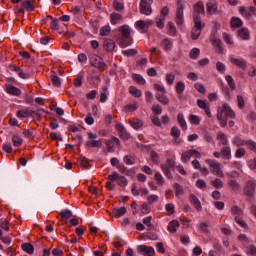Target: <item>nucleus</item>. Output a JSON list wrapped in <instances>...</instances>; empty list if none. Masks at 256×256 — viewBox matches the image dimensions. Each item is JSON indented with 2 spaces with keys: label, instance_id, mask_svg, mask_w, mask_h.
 Instances as JSON below:
<instances>
[{
  "label": "nucleus",
  "instance_id": "1",
  "mask_svg": "<svg viewBox=\"0 0 256 256\" xmlns=\"http://www.w3.org/2000/svg\"><path fill=\"white\" fill-rule=\"evenodd\" d=\"M235 119V112L229 104L224 103L222 107H219L217 110V119L220 121L221 127H227L228 119Z\"/></svg>",
  "mask_w": 256,
  "mask_h": 256
},
{
  "label": "nucleus",
  "instance_id": "2",
  "mask_svg": "<svg viewBox=\"0 0 256 256\" xmlns=\"http://www.w3.org/2000/svg\"><path fill=\"white\" fill-rule=\"evenodd\" d=\"M119 32L122 37V42L120 43V47L125 48L131 45V27L129 25H122L119 27Z\"/></svg>",
  "mask_w": 256,
  "mask_h": 256
},
{
  "label": "nucleus",
  "instance_id": "3",
  "mask_svg": "<svg viewBox=\"0 0 256 256\" xmlns=\"http://www.w3.org/2000/svg\"><path fill=\"white\" fill-rule=\"evenodd\" d=\"M207 165L210 167V171L217 177H225V173L221 169V163L216 162L213 159L206 160Z\"/></svg>",
  "mask_w": 256,
  "mask_h": 256
},
{
  "label": "nucleus",
  "instance_id": "4",
  "mask_svg": "<svg viewBox=\"0 0 256 256\" xmlns=\"http://www.w3.org/2000/svg\"><path fill=\"white\" fill-rule=\"evenodd\" d=\"M183 9H185V0H177L175 23L178 26H181L183 23H185V19L183 18Z\"/></svg>",
  "mask_w": 256,
  "mask_h": 256
},
{
  "label": "nucleus",
  "instance_id": "5",
  "mask_svg": "<svg viewBox=\"0 0 256 256\" xmlns=\"http://www.w3.org/2000/svg\"><path fill=\"white\" fill-rule=\"evenodd\" d=\"M191 157H195L196 159H201V152L195 149L184 151L181 154L182 163H189V159H191Z\"/></svg>",
  "mask_w": 256,
  "mask_h": 256
},
{
  "label": "nucleus",
  "instance_id": "6",
  "mask_svg": "<svg viewBox=\"0 0 256 256\" xmlns=\"http://www.w3.org/2000/svg\"><path fill=\"white\" fill-rule=\"evenodd\" d=\"M90 65L92 67H95L96 69H99L100 71H103L105 69V62H103V58L97 56L96 54H91L89 56Z\"/></svg>",
  "mask_w": 256,
  "mask_h": 256
},
{
  "label": "nucleus",
  "instance_id": "7",
  "mask_svg": "<svg viewBox=\"0 0 256 256\" xmlns=\"http://www.w3.org/2000/svg\"><path fill=\"white\" fill-rule=\"evenodd\" d=\"M151 5H153V0H141L140 13L142 15H151V13H153V9L151 8Z\"/></svg>",
  "mask_w": 256,
  "mask_h": 256
},
{
  "label": "nucleus",
  "instance_id": "8",
  "mask_svg": "<svg viewBox=\"0 0 256 256\" xmlns=\"http://www.w3.org/2000/svg\"><path fill=\"white\" fill-rule=\"evenodd\" d=\"M255 187H256L255 181L248 180L246 182V185L244 186V195H246V197L253 198L255 195Z\"/></svg>",
  "mask_w": 256,
  "mask_h": 256
},
{
  "label": "nucleus",
  "instance_id": "9",
  "mask_svg": "<svg viewBox=\"0 0 256 256\" xmlns=\"http://www.w3.org/2000/svg\"><path fill=\"white\" fill-rule=\"evenodd\" d=\"M171 137H173V145H181V130L177 126H173L170 131Z\"/></svg>",
  "mask_w": 256,
  "mask_h": 256
},
{
  "label": "nucleus",
  "instance_id": "10",
  "mask_svg": "<svg viewBox=\"0 0 256 256\" xmlns=\"http://www.w3.org/2000/svg\"><path fill=\"white\" fill-rule=\"evenodd\" d=\"M137 249L138 253L143 256H155V249L152 246L139 245Z\"/></svg>",
  "mask_w": 256,
  "mask_h": 256
},
{
  "label": "nucleus",
  "instance_id": "11",
  "mask_svg": "<svg viewBox=\"0 0 256 256\" xmlns=\"http://www.w3.org/2000/svg\"><path fill=\"white\" fill-rule=\"evenodd\" d=\"M205 29V24H194L192 31H191V38L193 41H197L199 37H201V31Z\"/></svg>",
  "mask_w": 256,
  "mask_h": 256
},
{
  "label": "nucleus",
  "instance_id": "12",
  "mask_svg": "<svg viewBox=\"0 0 256 256\" xmlns=\"http://www.w3.org/2000/svg\"><path fill=\"white\" fill-rule=\"evenodd\" d=\"M230 63L232 65H235V67H238L242 71H245V69H247V62L243 58L230 57Z\"/></svg>",
  "mask_w": 256,
  "mask_h": 256
},
{
  "label": "nucleus",
  "instance_id": "13",
  "mask_svg": "<svg viewBox=\"0 0 256 256\" xmlns=\"http://www.w3.org/2000/svg\"><path fill=\"white\" fill-rule=\"evenodd\" d=\"M116 129L121 139H123L124 141H129V139H131V134L127 132V129H125V126H123V124H117Z\"/></svg>",
  "mask_w": 256,
  "mask_h": 256
},
{
  "label": "nucleus",
  "instance_id": "14",
  "mask_svg": "<svg viewBox=\"0 0 256 256\" xmlns=\"http://www.w3.org/2000/svg\"><path fill=\"white\" fill-rule=\"evenodd\" d=\"M104 49L105 51H107L108 53H113V51H115V41L113 39H105L104 43H103Z\"/></svg>",
  "mask_w": 256,
  "mask_h": 256
},
{
  "label": "nucleus",
  "instance_id": "15",
  "mask_svg": "<svg viewBox=\"0 0 256 256\" xmlns=\"http://www.w3.org/2000/svg\"><path fill=\"white\" fill-rule=\"evenodd\" d=\"M189 201L197 211H201L203 209V207L201 206V201L199 200V198H197V196H195V194L189 195Z\"/></svg>",
  "mask_w": 256,
  "mask_h": 256
},
{
  "label": "nucleus",
  "instance_id": "16",
  "mask_svg": "<svg viewBox=\"0 0 256 256\" xmlns=\"http://www.w3.org/2000/svg\"><path fill=\"white\" fill-rule=\"evenodd\" d=\"M121 21H123V15L116 13V12H112L110 14L111 25H119V23H121Z\"/></svg>",
  "mask_w": 256,
  "mask_h": 256
},
{
  "label": "nucleus",
  "instance_id": "17",
  "mask_svg": "<svg viewBox=\"0 0 256 256\" xmlns=\"http://www.w3.org/2000/svg\"><path fill=\"white\" fill-rule=\"evenodd\" d=\"M238 37H240L242 41H249V39H251V32L247 28H241L238 30Z\"/></svg>",
  "mask_w": 256,
  "mask_h": 256
},
{
  "label": "nucleus",
  "instance_id": "18",
  "mask_svg": "<svg viewBox=\"0 0 256 256\" xmlns=\"http://www.w3.org/2000/svg\"><path fill=\"white\" fill-rule=\"evenodd\" d=\"M201 14L205 15V5L203 1H199L198 3L194 4L193 6V14Z\"/></svg>",
  "mask_w": 256,
  "mask_h": 256
},
{
  "label": "nucleus",
  "instance_id": "19",
  "mask_svg": "<svg viewBox=\"0 0 256 256\" xmlns=\"http://www.w3.org/2000/svg\"><path fill=\"white\" fill-rule=\"evenodd\" d=\"M129 125L131 126L132 129H141V127H143L144 123L143 120L139 119V118H133L131 120H129Z\"/></svg>",
  "mask_w": 256,
  "mask_h": 256
},
{
  "label": "nucleus",
  "instance_id": "20",
  "mask_svg": "<svg viewBox=\"0 0 256 256\" xmlns=\"http://www.w3.org/2000/svg\"><path fill=\"white\" fill-rule=\"evenodd\" d=\"M127 213V208L125 206H122L120 208H114L112 210L113 217H116V219H119V217H123Z\"/></svg>",
  "mask_w": 256,
  "mask_h": 256
},
{
  "label": "nucleus",
  "instance_id": "21",
  "mask_svg": "<svg viewBox=\"0 0 256 256\" xmlns=\"http://www.w3.org/2000/svg\"><path fill=\"white\" fill-rule=\"evenodd\" d=\"M206 7H207V13H209V15H215V13H217V9H218L217 2L215 1L207 2Z\"/></svg>",
  "mask_w": 256,
  "mask_h": 256
},
{
  "label": "nucleus",
  "instance_id": "22",
  "mask_svg": "<svg viewBox=\"0 0 256 256\" xmlns=\"http://www.w3.org/2000/svg\"><path fill=\"white\" fill-rule=\"evenodd\" d=\"M21 5L26 11H35V5L33 4V0H24L21 2Z\"/></svg>",
  "mask_w": 256,
  "mask_h": 256
},
{
  "label": "nucleus",
  "instance_id": "23",
  "mask_svg": "<svg viewBox=\"0 0 256 256\" xmlns=\"http://www.w3.org/2000/svg\"><path fill=\"white\" fill-rule=\"evenodd\" d=\"M177 121L182 129V131H187V121L185 120V116L183 113H178Z\"/></svg>",
  "mask_w": 256,
  "mask_h": 256
},
{
  "label": "nucleus",
  "instance_id": "24",
  "mask_svg": "<svg viewBox=\"0 0 256 256\" xmlns=\"http://www.w3.org/2000/svg\"><path fill=\"white\" fill-rule=\"evenodd\" d=\"M161 46L163 47L164 51L169 52L173 49V42L169 38H164L161 42Z\"/></svg>",
  "mask_w": 256,
  "mask_h": 256
},
{
  "label": "nucleus",
  "instance_id": "25",
  "mask_svg": "<svg viewBox=\"0 0 256 256\" xmlns=\"http://www.w3.org/2000/svg\"><path fill=\"white\" fill-rule=\"evenodd\" d=\"M34 113L35 111L33 110H19L17 112V117L25 119L27 117H33Z\"/></svg>",
  "mask_w": 256,
  "mask_h": 256
},
{
  "label": "nucleus",
  "instance_id": "26",
  "mask_svg": "<svg viewBox=\"0 0 256 256\" xmlns=\"http://www.w3.org/2000/svg\"><path fill=\"white\" fill-rule=\"evenodd\" d=\"M232 144L235 145V147H245V145H247V140H243L241 137L235 136L232 139Z\"/></svg>",
  "mask_w": 256,
  "mask_h": 256
},
{
  "label": "nucleus",
  "instance_id": "27",
  "mask_svg": "<svg viewBox=\"0 0 256 256\" xmlns=\"http://www.w3.org/2000/svg\"><path fill=\"white\" fill-rule=\"evenodd\" d=\"M239 13L241 14L242 17L248 20H250L251 17H253V14H251V11L247 10L245 6L239 7Z\"/></svg>",
  "mask_w": 256,
  "mask_h": 256
},
{
  "label": "nucleus",
  "instance_id": "28",
  "mask_svg": "<svg viewBox=\"0 0 256 256\" xmlns=\"http://www.w3.org/2000/svg\"><path fill=\"white\" fill-rule=\"evenodd\" d=\"M221 155L224 159L229 161L231 159V147L229 146H224L221 148Z\"/></svg>",
  "mask_w": 256,
  "mask_h": 256
},
{
  "label": "nucleus",
  "instance_id": "29",
  "mask_svg": "<svg viewBox=\"0 0 256 256\" xmlns=\"http://www.w3.org/2000/svg\"><path fill=\"white\" fill-rule=\"evenodd\" d=\"M6 91L9 95H15L16 97H19V95H21V89L13 85L8 86Z\"/></svg>",
  "mask_w": 256,
  "mask_h": 256
},
{
  "label": "nucleus",
  "instance_id": "30",
  "mask_svg": "<svg viewBox=\"0 0 256 256\" xmlns=\"http://www.w3.org/2000/svg\"><path fill=\"white\" fill-rule=\"evenodd\" d=\"M230 25L232 28L243 27V21L239 17H232L230 21Z\"/></svg>",
  "mask_w": 256,
  "mask_h": 256
},
{
  "label": "nucleus",
  "instance_id": "31",
  "mask_svg": "<svg viewBox=\"0 0 256 256\" xmlns=\"http://www.w3.org/2000/svg\"><path fill=\"white\" fill-rule=\"evenodd\" d=\"M156 99L161 103V105H169V98L165 94L157 93Z\"/></svg>",
  "mask_w": 256,
  "mask_h": 256
},
{
  "label": "nucleus",
  "instance_id": "32",
  "mask_svg": "<svg viewBox=\"0 0 256 256\" xmlns=\"http://www.w3.org/2000/svg\"><path fill=\"white\" fill-rule=\"evenodd\" d=\"M227 185L230 187V189H232V191H239L241 189V185L239 182H237V180H229Z\"/></svg>",
  "mask_w": 256,
  "mask_h": 256
},
{
  "label": "nucleus",
  "instance_id": "33",
  "mask_svg": "<svg viewBox=\"0 0 256 256\" xmlns=\"http://www.w3.org/2000/svg\"><path fill=\"white\" fill-rule=\"evenodd\" d=\"M188 119L191 125H201V117L195 114H190Z\"/></svg>",
  "mask_w": 256,
  "mask_h": 256
},
{
  "label": "nucleus",
  "instance_id": "34",
  "mask_svg": "<svg viewBox=\"0 0 256 256\" xmlns=\"http://www.w3.org/2000/svg\"><path fill=\"white\" fill-rule=\"evenodd\" d=\"M234 221H236L237 225L242 227V229H249V225H247V222H245L241 216H235Z\"/></svg>",
  "mask_w": 256,
  "mask_h": 256
},
{
  "label": "nucleus",
  "instance_id": "35",
  "mask_svg": "<svg viewBox=\"0 0 256 256\" xmlns=\"http://www.w3.org/2000/svg\"><path fill=\"white\" fill-rule=\"evenodd\" d=\"M230 89L232 91H235L237 89V85L235 84V80L233 79V76L232 75H226L225 77Z\"/></svg>",
  "mask_w": 256,
  "mask_h": 256
},
{
  "label": "nucleus",
  "instance_id": "36",
  "mask_svg": "<svg viewBox=\"0 0 256 256\" xmlns=\"http://www.w3.org/2000/svg\"><path fill=\"white\" fill-rule=\"evenodd\" d=\"M129 93H130V95H133L134 97H141V95H143V92L135 86L129 87Z\"/></svg>",
  "mask_w": 256,
  "mask_h": 256
},
{
  "label": "nucleus",
  "instance_id": "37",
  "mask_svg": "<svg viewBox=\"0 0 256 256\" xmlns=\"http://www.w3.org/2000/svg\"><path fill=\"white\" fill-rule=\"evenodd\" d=\"M164 175H166V177L168 179H173V174L171 173V170L169 169V167L167 166V164H161L160 165Z\"/></svg>",
  "mask_w": 256,
  "mask_h": 256
},
{
  "label": "nucleus",
  "instance_id": "38",
  "mask_svg": "<svg viewBox=\"0 0 256 256\" xmlns=\"http://www.w3.org/2000/svg\"><path fill=\"white\" fill-rule=\"evenodd\" d=\"M154 179L157 181V185H165V178H163V175H161V172H156L154 174Z\"/></svg>",
  "mask_w": 256,
  "mask_h": 256
},
{
  "label": "nucleus",
  "instance_id": "39",
  "mask_svg": "<svg viewBox=\"0 0 256 256\" xmlns=\"http://www.w3.org/2000/svg\"><path fill=\"white\" fill-rule=\"evenodd\" d=\"M231 214L235 215V217H243V210L238 206H232Z\"/></svg>",
  "mask_w": 256,
  "mask_h": 256
},
{
  "label": "nucleus",
  "instance_id": "40",
  "mask_svg": "<svg viewBox=\"0 0 256 256\" xmlns=\"http://www.w3.org/2000/svg\"><path fill=\"white\" fill-rule=\"evenodd\" d=\"M139 106L137 105V102L133 103V104H128L124 107V111H126V113H134V111L136 109H138Z\"/></svg>",
  "mask_w": 256,
  "mask_h": 256
},
{
  "label": "nucleus",
  "instance_id": "41",
  "mask_svg": "<svg viewBox=\"0 0 256 256\" xmlns=\"http://www.w3.org/2000/svg\"><path fill=\"white\" fill-rule=\"evenodd\" d=\"M199 55H201V50L199 48H193L190 51L189 57L190 59H199Z\"/></svg>",
  "mask_w": 256,
  "mask_h": 256
},
{
  "label": "nucleus",
  "instance_id": "42",
  "mask_svg": "<svg viewBox=\"0 0 256 256\" xmlns=\"http://www.w3.org/2000/svg\"><path fill=\"white\" fill-rule=\"evenodd\" d=\"M128 184L129 181L125 176H118L117 185H119V187H127Z\"/></svg>",
  "mask_w": 256,
  "mask_h": 256
},
{
  "label": "nucleus",
  "instance_id": "43",
  "mask_svg": "<svg viewBox=\"0 0 256 256\" xmlns=\"http://www.w3.org/2000/svg\"><path fill=\"white\" fill-rule=\"evenodd\" d=\"M12 143L14 147H21V145H23V139L18 135H14L12 136Z\"/></svg>",
  "mask_w": 256,
  "mask_h": 256
},
{
  "label": "nucleus",
  "instance_id": "44",
  "mask_svg": "<svg viewBox=\"0 0 256 256\" xmlns=\"http://www.w3.org/2000/svg\"><path fill=\"white\" fill-rule=\"evenodd\" d=\"M217 139H219V141L222 145H228L229 144V139H227V135H225V133H223V132H220L217 135Z\"/></svg>",
  "mask_w": 256,
  "mask_h": 256
},
{
  "label": "nucleus",
  "instance_id": "45",
  "mask_svg": "<svg viewBox=\"0 0 256 256\" xmlns=\"http://www.w3.org/2000/svg\"><path fill=\"white\" fill-rule=\"evenodd\" d=\"M107 91H109V88L107 86H104L102 88V92L100 94V103H105V101H107L108 97H107Z\"/></svg>",
  "mask_w": 256,
  "mask_h": 256
},
{
  "label": "nucleus",
  "instance_id": "46",
  "mask_svg": "<svg viewBox=\"0 0 256 256\" xmlns=\"http://www.w3.org/2000/svg\"><path fill=\"white\" fill-rule=\"evenodd\" d=\"M22 249L25 251V253H28V255H33L34 248L32 244L24 243L22 244Z\"/></svg>",
  "mask_w": 256,
  "mask_h": 256
},
{
  "label": "nucleus",
  "instance_id": "47",
  "mask_svg": "<svg viewBox=\"0 0 256 256\" xmlns=\"http://www.w3.org/2000/svg\"><path fill=\"white\" fill-rule=\"evenodd\" d=\"M174 189H175V196L178 198H180L181 195H183V193H185L183 191V187H181V184H179V183L174 184Z\"/></svg>",
  "mask_w": 256,
  "mask_h": 256
},
{
  "label": "nucleus",
  "instance_id": "48",
  "mask_svg": "<svg viewBox=\"0 0 256 256\" xmlns=\"http://www.w3.org/2000/svg\"><path fill=\"white\" fill-rule=\"evenodd\" d=\"M132 79L138 83V85H145L146 81L141 74H133Z\"/></svg>",
  "mask_w": 256,
  "mask_h": 256
},
{
  "label": "nucleus",
  "instance_id": "49",
  "mask_svg": "<svg viewBox=\"0 0 256 256\" xmlns=\"http://www.w3.org/2000/svg\"><path fill=\"white\" fill-rule=\"evenodd\" d=\"M211 185H213L215 189H223V180L216 178L211 181Z\"/></svg>",
  "mask_w": 256,
  "mask_h": 256
},
{
  "label": "nucleus",
  "instance_id": "50",
  "mask_svg": "<svg viewBox=\"0 0 256 256\" xmlns=\"http://www.w3.org/2000/svg\"><path fill=\"white\" fill-rule=\"evenodd\" d=\"M50 79L55 87H61V78L59 76L52 74L50 75Z\"/></svg>",
  "mask_w": 256,
  "mask_h": 256
},
{
  "label": "nucleus",
  "instance_id": "51",
  "mask_svg": "<svg viewBox=\"0 0 256 256\" xmlns=\"http://www.w3.org/2000/svg\"><path fill=\"white\" fill-rule=\"evenodd\" d=\"M195 89L198 91V93H202V95H205L207 93V89L205 86L199 82L194 84Z\"/></svg>",
  "mask_w": 256,
  "mask_h": 256
},
{
  "label": "nucleus",
  "instance_id": "52",
  "mask_svg": "<svg viewBox=\"0 0 256 256\" xmlns=\"http://www.w3.org/2000/svg\"><path fill=\"white\" fill-rule=\"evenodd\" d=\"M86 147H101L100 140H88L85 143Z\"/></svg>",
  "mask_w": 256,
  "mask_h": 256
},
{
  "label": "nucleus",
  "instance_id": "53",
  "mask_svg": "<svg viewBox=\"0 0 256 256\" xmlns=\"http://www.w3.org/2000/svg\"><path fill=\"white\" fill-rule=\"evenodd\" d=\"M138 51L137 49H128V50H123L122 54L124 57H134V55H137Z\"/></svg>",
  "mask_w": 256,
  "mask_h": 256
},
{
  "label": "nucleus",
  "instance_id": "54",
  "mask_svg": "<svg viewBox=\"0 0 256 256\" xmlns=\"http://www.w3.org/2000/svg\"><path fill=\"white\" fill-rule=\"evenodd\" d=\"M168 29L169 35H171L172 37L177 35V28L175 27V24H173V22H168Z\"/></svg>",
  "mask_w": 256,
  "mask_h": 256
},
{
  "label": "nucleus",
  "instance_id": "55",
  "mask_svg": "<svg viewBox=\"0 0 256 256\" xmlns=\"http://www.w3.org/2000/svg\"><path fill=\"white\" fill-rule=\"evenodd\" d=\"M150 157H151L152 163H154V165H158V163H159V154H157V152H155L154 150H151L150 151Z\"/></svg>",
  "mask_w": 256,
  "mask_h": 256
},
{
  "label": "nucleus",
  "instance_id": "56",
  "mask_svg": "<svg viewBox=\"0 0 256 256\" xmlns=\"http://www.w3.org/2000/svg\"><path fill=\"white\" fill-rule=\"evenodd\" d=\"M60 215L63 219H71V217H73V212L69 209H66V210H62L60 212Z\"/></svg>",
  "mask_w": 256,
  "mask_h": 256
},
{
  "label": "nucleus",
  "instance_id": "57",
  "mask_svg": "<svg viewBox=\"0 0 256 256\" xmlns=\"http://www.w3.org/2000/svg\"><path fill=\"white\" fill-rule=\"evenodd\" d=\"M185 91V83L184 82H178L176 84V93L178 95H182V93Z\"/></svg>",
  "mask_w": 256,
  "mask_h": 256
},
{
  "label": "nucleus",
  "instance_id": "58",
  "mask_svg": "<svg viewBox=\"0 0 256 256\" xmlns=\"http://www.w3.org/2000/svg\"><path fill=\"white\" fill-rule=\"evenodd\" d=\"M113 9H115V11H123L125 9V6L123 5V3L119 2L118 0H114Z\"/></svg>",
  "mask_w": 256,
  "mask_h": 256
},
{
  "label": "nucleus",
  "instance_id": "59",
  "mask_svg": "<svg viewBox=\"0 0 256 256\" xmlns=\"http://www.w3.org/2000/svg\"><path fill=\"white\" fill-rule=\"evenodd\" d=\"M140 211L143 215H147V213H151V206L147 203H143L140 207Z\"/></svg>",
  "mask_w": 256,
  "mask_h": 256
},
{
  "label": "nucleus",
  "instance_id": "60",
  "mask_svg": "<svg viewBox=\"0 0 256 256\" xmlns=\"http://www.w3.org/2000/svg\"><path fill=\"white\" fill-rule=\"evenodd\" d=\"M111 34V27L110 26H104L100 29V35L102 37H107V35Z\"/></svg>",
  "mask_w": 256,
  "mask_h": 256
},
{
  "label": "nucleus",
  "instance_id": "61",
  "mask_svg": "<svg viewBox=\"0 0 256 256\" xmlns=\"http://www.w3.org/2000/svg\"><path fill=\"white\" fill-rule=\"evenodd\" d=\"M193 23L194 25H205L201 20V14H193Z\"/></svg>",
  "mask_w": 256,
  "mask_h": 256
},
{
  "label": "nucleus",
  "instance_id": "62",
  "mask_svg": "<svg viewBox=\"0 0 256 256\" xmlns=\"http://www.w3.org/2000/svg\"><path fill=\"white\" fill-rule=\"evenodd\" d=\"M123 161L127 165H135V160H133V156L131 155H125Z\"/></svg>",
  "mask_w": 256,
  "mask_h": 256
},
{
  "label": "nucleus",
  "instance_id": "63",
  "mask_svg": "<svg viewBox=\"0 0 256 256\" xmlns=\"http://www.w3.org/2000/svg\"><path fill=\"white\" fill-rule=\"evenodd\" d=\"M246 145L250 151H253V153H256V142L253 140H247Z\"/></svg>",
  "mask_w": 256,
  "mask_h": 256
},
{
  "label": "nucleus",
  "instance_id": "64",
  "mask_svg": "<svg viewBox=\"0 0 256 256\" xmlns=\"http://www.w3.org/2000/svg\"><path fill=\"white\" fill-rule=\"evenodd\" d=\"M246 253L248 255L255 256L256 255V247H255V245H248L246 247Z\"/></svg>",
  "mask_w": 256,
  "mask_h": 256
}]
</instances>
